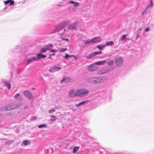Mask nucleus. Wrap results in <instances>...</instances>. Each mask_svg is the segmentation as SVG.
Returning a JSON list of instances; mask_svg holds the SVG:
<instances>
[{
	"label": "nucleus",
	"instance_id": "obj_1",
	"mask_svg": "<svg viewBox=\"0 0 154 154\" xmlns=\"http://www.w3.org/2000/svg\"><path fill=\"white\" fill-rule=\"evenodd\" d=\"M89 93V91L88 89L83 88L78 89L76 94L78 95V96L82 97L87 96Z\"/></svg>",
	"mask_w": 154,
	"mask_h": 154
},
{
	"label": "nucleus",
	"instance_id": "obj_2",
	"mask_svg": "<svg viewBox=\"0 0 154 154\" xmlns=\"http://www.w3.org/2000/svg\"><path fill=\"white\" fill-rule=\"evenodd\" d=\"M102 81V79L100 77L91 78L89 79V82L93 84H98L101 82Z\"/></svg>",
	"mask_w": 154,
	"mask_h": 154
},
{
	"label": "nucleus",
	"instance_id": "obj_3",
	"mask_svg": "<svg viewBox=\"0 0 154 154\" xmlns=\"http://www.w3.org/2000/svg\"><path fill=\"white\" fill-rule=\"evenodd\" d=\"M69 22L68 21H66L60 23L57 26L56 29L57 32L60 31L66 26L68 24Z\"/></svg>",
	"mask_w": 154,
	"mask_h": 154
},
{
	"label": "nucleus",
	"instance_id": "obj_4",
	"mask_svg": "<svg viewBox=\"0 0 154 154\" xmlns=\"http://www.w3.org/2000/svg\"><path fill=\"white\" fill-rule=\"evenodd\" d=\"M123 60L122 57H119L116 58L115 60L116 66L117 67H120L122 64Z\"/></svg>",
	"mask_w": 154,
	"mask_h": 154
},
{
	"label": "nucleus",
	"instance_id": "obj_5",
	"mask_svg": "<svg viewBox=\"0 0 154 154\" xmlns=\"http://www.w3.org/2000/svg\"><path fill=\"white\" fill-rule=\"evenodd\" d=\"M102 53V52L101 51L94 52L89 54L86 56V57L87 59H90L96 55L101 54Z\"/></svg>",
	"mask_w": 154,
	"mask_h": 154
},
{
	"label": "nucleus",
	"instance_id": "obj_6",
	"mask_svg": "<svg viewBox=\"0 0 154 154\" xmlns=\"http://www.w3.org/2000/svg\"><path fill=\"white\" fill-rule=\"evenodd\" d=\"M62 68L60 67H57L56 66H53L48 70L50 72H55L57 71L60 70Z\"/></svg>",
	"mask_w": 154,
	"mask_h": 154
},
{
	"label": "nucleus",
	"instance_id": "obj_7",
	"mask_svg": "<svg viewBox=\"0 0 154 154\" xmlns=\"http://www.w3.org/2000/svg\"><path fill=\"white\" fill-rule=\"evenodd\" d=\"M95 64H92L88 66V69L90 71H94L97 70L98 67L95 65Z\"/></svg>",
	"mask_w": 154,
	"mask_h": 154
},
{
	"label": "nucleus",
	"instance_id": "obj_8",
	"mask_svg": "<svg viewBox=\"0 0 154 154\" xmlns=\"http://www.w3.org/2000/svg\"><path fill=\"white\" fill-rule=\"evenodd\" d=\"M23 94L28 99L32 98L33 96L32 94L28 91H24Z\"/></svg>",
	"mask_w": 154,
	"mask_h": 154
},
{
	"label": "nucleus",
	"instance_id": "obj_9",
	"mask_svg": "<svg viewBox=\"0 0 154 154\" xmlns=\"http://www.w3.org/2000/svg\"><path fill=\"white\" fill-rule=\"evenodd\" d=\"M112 69H111L109 68H108L107 69H103L99 71L98 72V74H105L112 70Z\"/></svg>",
	"mask_w": 154,
	"mask_h": 154
},
{
	"label": "nucleus",
	"instance_id": "obj_10",
	"mask_svg": "<svg viewBox=\"0 0 154 154\" xmlns=\"http://www.w3.org/2000/svg\"><path fill=\"white\" fill-rule=\"evenodd\" d=\"M77 22L74 23L72 24H70L68 28L71 29H76L77 27Z\"/></svg>",
	"mask_w": 154,
	"mask_h": 154
},
{
	"label": "nucleus",
	"instance_id": "obj_11",
	"mask_svg": "<svg viewBox=\"0 0 154 154\" xmlns=\"http://www.w3.org/2000/svg\"><path fill=\"white\" fill-rule=\"evenodd\" d=\"M76 91L75 92L74 90H71L69 92L68 95L70 97H74L75 96H78V95L76 94Z\"/></svg>",
	"mask_w": 154,
	"mask_h": 154
},
{
	"label": "nucleus",
	"instance_id": "obj_12",
	"mask_svg": "<svg viewBox=\"0 0 154 154\" xmlns=\"http://www.w3.org/2000/svg\"><path fill=\"white\" fill-rule=\"evenodd\" d=\"M14 109V108L12 106V104H10L3 107V110L4 111H8Z\"/></svg>",
	"mask_w": 154,
	"mask_h": 154
},
{
	"label": "nucleus",
	"instance_id": "obj_13",
	"mask_svg": "<svg viewBox=\"0 0 154 154\" xmlns=\"http://www.w3.org/2000/svg\"><path fill=\"white\" fill-rule=\"evenodd\" d=\"M101 40V38L99 37H96L91 39L92 43H94L99 42Z\"/></svg>",
	"mask_w": 154,
	"mask_h": 154
},
{
	"label": "nucleus",
	"instance_id": "obj_14",
	"mask_svg": "<svg viewBox=\"0 0 154 154\" xmlns=\"http://www.w3.org/2000/svg\"><path fill=\"white\" fill-rule=\"evenodd\" d=\"M3 82L5 86L7 87L8 90H10L11 88V86L10 82L6 80H3Z\"/></svg>",
	"mask_w": 154,
	"mask_h": 154
},
{
	"label": "nucleus",
	"instance_id": "obj_15",
	"mask_svg": "<svg viewBox=\"0 0 154 154\" xmlns=\"http://www.w3.org/2000/svg\"><path fill=\"white\" fill-rule=\"evenodd\" d=\"M71 81V79L69 78L68 77H64L63 79L60 81V82L62 83L63 82L65 83H68L69 82Z\"/></svg>",
	"mask_w": 154,
	"mask_h": 154
},
{
	"label": "nucleus",
	"instance_id": "obj_16",
	"mask_svg": "<svg viewBox=\"0 0 154 154\" xmlns=\"http://www.w3.org/2000/svg\"><path fill=\"white\" fill-rule=\"evenodd\" d=\"M9 3V6L14 5V1L13 0H8L4 2V4L6 5Z\"/></svg>",
	"mask_w": 154,
	"mask_h": 154
},
{
	"label": "nucleus",
	"instance_id": "obj_17",
	"mask_svg": "<svg viewBox=\"0 0 154 154\" xmlns=\"http://www.w3.org/2000/svg\"><path fill=\"white\" fill-rule=\"evenodd\" d=\"M37 60V58L36 57H33L27 60L28 64H29L30 63L32 62L36 61Z\"/></svg>",
	"mask_w": 154,
	"mask_h": 154
},
{
	"label": "nucleus",
	"instance_id": "obj_18",
	"mask_svg": "<svg viewBox=\"0 0 154 154\" xmlns=\"http://www.w3.org/2000/svg\"><path fill=\"white\" fill-rule=\"evenodd\" d=\"M106 63V61L105 60L102 61H98L94 63V64L97 65H103L104 64Z\"/></svg>",
	"mask_w": 154,
	"mask_h": 154
},
{
	"label": "nucleus",
	"instance_id": "obj_19",
	"mask_svg": "<svg viewBox=\"0 0 154 154\" xmlns=\"http://www.w3.org/2000/svg\"><path fill=\"white\" fill-rule=\"evenodd\" d=\"M69 3L73 5V6L76 7L78 6L79 5V3L78 2H76L73 1H69Z\"/></svg>",
	"mask_w": 154,
	"mask_h": 154
},
{
	"label": "nucleus",
	"instance_id": "obj_20",
	"mask_svg": "<svg viewBox=\"0 0 154 154\" xmlns=\"http://www.w3.org/2000/svg\"><path fill=\"white\" fill-rule=\"evenodd\" d=\"M37 59H40L42 58H44L46 57V56L45 55H43L41 53H39L37 55Z\"/></svg>",
	"mask_w": 154,
	"mask_h": 154
},
{
	"label": "nucleus",
	"instance_id": "obj_21",
	"mask_svg": "<svg viewBox=\"0 0 154 154\" xmlns=\"http://www.w3.org/2000/svg\"><path fill=\"white\" fill-rule=\"evenodd\" d=\"M30 140H25L23 141V143L25 146H27L29 145L30 143Z\"/></svg>",
	"mask_w": 154,
	"mask_h": 154
},
{
	"label": "nucleus",
	"instance_id": "obj_22",
	"mask_svg": "<svg viewBox=\"0 0 154 154\" xmlns=\"http://www.w3.org/2000/svg\"><path fill=\"white\" fill-rule=\"evenodd\" d=\"M114 44V43L112 41H108L106 43V45L107 46H111V45H113Z\"/></svg>",
	"mask_w": 154,
	"mask_h": 154
},
{
	"label": "nucleus",
	"instance_id": "obj_23",
	"mask_svg": "<svg viewBox=\"0 0 154 154\" xmlns=\"http://www.w3.org/2000/svg\"><path fill=\"white\" fill-rule=\"evenodd\" d=\"M45 47L47 49V50H49L50 49L53 48V45L51 44H49L45 45Z\"/></svg>",
	"mask_w": 154,
	"mask_h": 154
},
{
	"label": "nucleus",
	"instance_id": "obj_24",
	"mask_svg": "<svg viewBox=\"0 0 154 154\" xmlns=\"http://www.w3.org/2000/svg\"><path fill=\"white\" fill-rule=\"evenodd\" d=\"M106 47L105 45H98L96 46L97 48H98L99 49L102 50L104 48Z\"/></svg>",
	"mask_w": 154,
	"mask_h": 154
},
{
	"label": "nucleus",
	"instance_id": "obj_25",
	"mask_svg": "<svg viewBox=\"0 0 154 154\" xmlns=\"http://www.w3.org/2000/svg\"><path fill=\"white\" fill-rule=\"evenodd\" d=\"M88 100H86V101H83L81 103H79V104H76V106L78 107L79 106L84 104H85L86 103L88 102Z\"/></svg>",
	"mask_w": 154,
	"mask_h": 154
},
{
	"label": "nucleus",
	"instance_id": "obj_26",
	"mask_svg": "<svg viewBox=\"0 0 154 154\" xmlns=\"http://www.w3.org/2000/svg\"><path fill=\"white\" fill-rule=\"evenodd\" d=\"M79 147L78 146H75V147L72 150V152L74 153H75L77 152V151L79 150Z\"/></svg>",
	"mask_w": 154,
	"mask_h": 154
},
{
	"label": "nucleus",
	"instance_id": "obj_27",
	"mask_svg": "<svg viewBox=\"0 0 154 154\" xmlns=\"http://www.w3.org/2000/svg\"><path fill=\"white\" fill-rule=\"evenodd\" d=\"M47 50H48L47 49L45 46L41 48L40 51L41 52L44 53Z\"/></svg>",
	"mask_w": 154,
	"mask_h": 154
},
{
	"label": "nucleus",
	"instance_id": "obj_28",
	"mask_svg": "<svg viewBox=\"0 0 154 154\" xmlns=\"http://www.w3.org/2000/svg\"><path fill=\"white\" fill-rule=\"evenodd\" d=\"M75 57V55H69L67 54H66L65 56L64 57V58H65L66 59H67L69 57Z\"/></svg>",
	"mask_w": 154,
	"mask_h": 154
},
{
	"label": "nucleus",
	"instance_id": "obj_29",
	"mask_svg": "<svg viewBox=\"0 0 154 154\" xmlns=\"http://www.w3.org/2000/svg\"><path fill=\"white\" fill-rule=\"evenodd\" d=\"M128 35L127 34L124 35H122V37L119 39V41H123L126 38V36Z\"/></svg>",
	"mask_w": 154,
	"mask_h": 154
},
{
	"label": "nucleus",
	"instance_id": "obj_30",
	"mask_svg": "<svg viewBox=\"0 0 154 154\" xmlns=\"http://www.w3.org/2000/svg\"><path fill=\"white\" fill-rule=\"evenodd\" d=\"M50 117L52 118L51 119V121H54L57 119V117L55 116L51 115L50 116Z\"/></svg>",
	"mask_w": 154,
	"mask_h": 154
},
{
	"label": "nucleus",
	"instance_id": "obj_31",
	"mask_svg": "<svg viewBox=\"0 0 154 154\" xmlns=\"http://www.w3.org/2000/svg\"><path fill=\"white\" fill-rule=\"evenodd\" d=\"M67 50V48H62L60 49H59L58 50V51H59L60 53H62L66 51Z\"/></svg>",
	"mask_w": 154,
	"mask_h": 154
},
{
	"label": "nucleus",
	"instance_id": "obj_32",
	"mask_svg": "<svg viewBox=\"0 0 154 154\" xmlns=\"http://www.w3.org/2000/svg\"><path fill=\"white\" fill-rule=\"evenodd\" d=\"M84 42L85 44H86L89 43L91 42L92 43L91 39V40L89 39V40H85V41H84Z\"/></svg>",
	"mask_w": 154,
	"mask_h": 154
},
{
	"label": "nucleus",
	"instance_id": "obj_33",
	"mask_svg": "<svg viewBox=\"0 0 154 154\" xmlns=\"http://www.w3.org/2000/svg\"><path fill=\"white\" fill-rule=\"evenodd\" d=\"M47 125L46 124H42L41 125H39L38 126V128H45L47 127Z\"/></svg>",
	"mask_w": 154,
	"mask_h": 154
},
{
	"label": "nucleus",
	"instance_id": "obj_34",
	"mask_svg": "<svg viewBox=\"0 0 154 154\" xmlns=\"http://www.w3.org/2000/svg\"><path fill=\"white\" fill-rule=\"evenodd\" d=\"M114 63V61L112 60H111L107 63L108 65L111 66Z\"/></svg>",
	"mask_w": 154,
	"mask_h": 154
},
{
	"label": "nucleus",
	"instance_id": "obj_35",
	"mask_svg": "<svg viewBox=\"0 0 154 154\" xmlns=\"http://www.w3.org/2000/svg\"><path fill=\"white\" fill-rule=\"evenodd\" d=\"M152 6H153L152 2V1H151L150 3V4L148 6H147V9L149 8V7L152 8Z\"/></svg>",
	"mask_w": 154,
	"mask_h": 154
},
{
	"label": "nucleus",
	"instance_id": "obj_36",
	"mask_svg": "<svg viewBox=\"0 0 154 154\" xmlns=\"http://www.w3.org/2000/svg\"><path fill=\"white\" fill-rule=\"evenodd\" d=\"M50 51L51 52L55 53L58 51L57 50L51 49L50 50Z\"/></svg>",
	"mask_w": 154,
	"mask_h": 154
},
{
	"label": "nucleus",
	"instance_id": "obj_37",
	"mask_svg": "<svg viewBox=\"0 0 154 154\" xmlns=\"http://www.w3.org/2000/svg\"><path fill=\"white\" fill-rule=\"evenodd\" d=\"M61 38L63 40L65 41H67L68 42H69V40L68 38H63V37H61Z\"/></svg>",
	"mask_w": 154,
	"mask_h": 154
},
{
	"label": "nucleus",
	"instance_id": "obj_38",
	"mask_svg": "<svg viewBox=\"0 0 154 154\" xmlns=\"http://www.w3.org/2000/svg\"><path fill=\"white\" fill-rule=\"evenodd\" d=\"M55 112V110L54 109H52V110H49L48 111V112L49 113H51L52 112Z\"/></svg>",
	"mask_w": 154,
	"mask_h": 154
},
{
	"label": "nucleus",
	"instance_id": "obj_39",
	"mask_svg": "<svg viewBox=\"0 0 154 154\" xmlns=\"http://www.w3.org/2000/svg\"><path fill=\"white\" fill-rule=\"evenodd\" d=\"M19 95H20V94H18V93L17 94L14 96V98H17V97H18V96H19Z\"/></svg>",
	"mask_w": 154,
	"mask_h": 154
},
{
	"label": "nucleus",
	"instance_id": "obj_40",
	"mask_svg": "<svg viewBox=\"0 0 154 154\" xmlns=\"http://www.w3.org/2000/svg\"><path fill=\"white\" fill-rule=\"evenodd\" d=\"M149 30V27H147L145 29V31L146 32H148Z\"/></svg>",
	"mask_w": 154,
	"mask_h": 154
},
{
	"label": "nucleus",
	"instance_id": "obj_41",
	"mask_svg": "<svg viewBox=\"0 0 154 154\" xmlns=\"http://www.w3.org/2000/svg\"><path fill=\"white\" fill-rule=\"evenodd\" d=\"M55 55V54H50V56H51V55H52V56H54Z\"/></svg>",
	"mask_w": 154,
	"mask_h": 154
},
{
	"label": "nucleus",
	"instance_id": "obj_42",
	"mask_svg": "<svg viewBox=\"0 0 154 154\" xmlns=\"http://www.w3.org/2000/svg\"><path fill=\"white\" fill-rule=\"evenodd\" d=\"M146 10H145L144 11L142 12V14L143 15L146 12Z\"/></svg>",
	"mask_w": 154,
	"mask_h": 154
},
{
	"label": "nucleus",
	"instance_id": "obj_43",
	"mask_svg": "<svg viewBox=\"0 0 154 154\" xmlns=\"http://www.w3.org/2000/svg\"><path fill=\"white\" fill-rule=\"evenodd\" d=\"M48 58H50V59H52V58L51 57V56H49V57H48Z\"/></svg>",
	"mask_w": 154,
	"mask_h": 154
},
{
	"label": "nucleus",
	"instance_id": "obj_44",
	"mask_svg": "<svg viewBox=\"0 0 154 154\" xmlns=\"http://www.w3.org/2000/svg\"><path fill=\"white\" fill-rule=\"evenodd\" d=\"M64 31H65L66 30V29H64Z\"/></svg>",
	"mask_w": 154,
	"mask_h": 154
},
{
	"label": "nucleus",
	"instance_id": "obj_45",
	"mask_svg": "<svg viewBox=\"0 0 154 154\" xmlns=\"http://www.w3.org/2000/svg\"><path fill=\"white\" fill-rule=\"evenodd\" d=\"M1 148H0V151H1Z\"/></svg>",
	"mask_w": 154,
	"mask_h": 154
},
{
	"label": "nucleus",
	"instance_id": "obj_46",
	"mask_svg": "<svg viewBox=\"0 0 154 154\" xmlns=\"http://www.w3.org/2000/svg\"><path fill=\"white\" fill-rule=\"evenodd\" d=\"M151 2L152 1V0H150Z\"/></svg>",
	"mask_w": 154,
	"mask_h": 154
},
{
	"label": "nucleus",
	"instance_id": "obj_47",
	"mask_svg": "<svg viewBox=\"0 0 154 154\" xmlns=\"http://www.w3.org/2000/svg\"><path fill=\"white\" fill-rule=\"evenodd\" d=\"M58 6H59V5H58ZM60 6H61V5H60Z\"/></svg>",
	"mask_w": 154,
	"mask_h": 154
},
{
	"label": "nucleus",
	"instance_id": "obj_48",
	"mask_svg": "<svg viewBox=\"0 0 154 154\" xmlns=\"http://www.w3.org/2000/svg\"><path fill=\"white\" fill-rule=\"evenodd\" d=\"M4 9H6L5 8H4Z\"/></svg>",
	"mask_w": 154,
	"mask_h": 154
},
{
	"label": "nucleus",
	"instance_id": "obj_49",
	"mask_svg": "<svg viewBox=\"0 0 154 154\" xmlns=\"http://www.w3.org/2000/svg\"><path fill=\"white\" fill-rule=\"evenodd\" d=\"M1 116V114H0V116Z\"/></svg>",
	"mask_w": 154,
	"mask_h": 154
}]
</instances>
